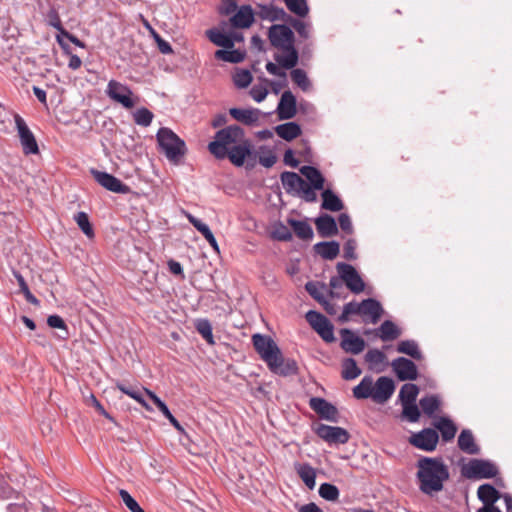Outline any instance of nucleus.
<instances>
[{
	"mask_svg": "<svg viewBox=\"0 0 512 512\" xmlns=\"http://www.w3.org/2000/svg\"><path fill=\"white\" fill-rule=\"evenodd\" d=\"M362 373L361 369L357 366L355 359L345 358L342 361L341 376L344 380H354Z\"/></svg>",
	"mask_w": 512,
	"mask_h": 512,
	"instance_id": "obj_40",
	"label": "nucleus"
},
{
	"mask_svg": "<svg viewBox=\"0 0 512 512\" xmlns=\"http://www.w3.org/2000/svg\"><path fill=\"white\" fill-rule=\"evenodd\" d=\"M458 446L463 452L474 455L480 452L479 447L476 445L472 432L468 429L462 430L458 437Z\"/></svg>",
	"mask_w": 512,
	"mask_h": 512,
	"instance_id": "obj_30",
	"label": "nucleus"
},
{
	"mask_svg": "<svg viewBox=\"0 0 512 512\" xmlns=\"http://www.w3.org/2000/svg\"><path fill=\"white\" fill-rule=\"evenodd\" d=\"M8 512H56L53 508L38 503L33 505L28 502L24 497H18L16 502L10 503L7 506Z\"/></svg>",
	"mask_w": 512,
	"mask_h": 512,
	"instance_id": "obj_19",
	"label": "nucleus"
},
{
	"mask_svg": "<svg viewBox=\"0 0 512 512\" xmlns=\"http://www.w3.org/2000/svg\"><path fill=\"white\" fill-rule=\"evenodd\" d=\"M292 81L302 90L308 91L311 88V82L307 76V73L300 68L293 69L290 73Z\"/></svg>",
	"mask_w": 512,
	"mask_h": 512,
	"instance_id": "obj_49",
	"label": "nucleus"
},
{
	"mask_svg": "<svg viewBox=\"0 0 512 512\" xmlns=\"http://www.w3.org/2000/svg\"><path fill=\"white\" fill-rule=\"evenodd\" d=\"M277 161L276 155L270 149H261V153L259 155V163L266 167H272Z\"/></svg>",
	"mask_w": 512,
	"mask_h": 512,
	"instance_id": "obj_59",
	"label": "nucleus"
},
{
	"mask_svg": "<svg viewBox=\"0 0 512 512\" xmlns=\"http://www.w3.org/2000/svg\"><path fill=\"white\" fill-rule=\"evenodd\" d=\"M395 390L394 381L386 376L379 377L373 383L372 400L376 403L383 404L387 402L393 395Z\"/></svg>",
	"mask_w": 512,
	"mask_h": 512,
	"instance_id": "obj_14",
	"label": "nucleus"
},
{
	"mask_svg": "<svg viewBox=\"0 0 512 512\" xmlns=\"http://www.w3.org/2000/svg\"><path fill=\"white\" fill-rule=\"evenodd\" d=\"M397 351L402 354H406L413 359H422V353L419 350L418 344L414 340H402L397 345Z\"/></svg>",
	"mask_w": 512,
	"mask_h": 512,
	"instance_id": "obj_43",
	"label": "nucleus"
},
{
	"mask_svg": "<svg viewBox=\"0 0 512 512\" xmlns=\"http://www.w3.org/2000/svg\"><path fill=\"white\" fill-rule=\"evenodd\" d=\"M270 236L274 240L283 242H289L293 239L292 232L288 226L281 221H277L272 225Z\"/></svg>",
	"mask_w": 512,
	"mask_h": 512,
	"instance_id": "obj_41",
	"label": "nucleus"
},
{
	"mask_svg": "<svg viewBox=\"0 0 512 512\" xmlns=\"http://www.w3.org/2000/svg\"><path fill=\"white\" fill-rule=\"evenodd\" d=\"M195 329L207 341L208 344L213 345L215 343L212 333V325L208 319H197L195 321Z\"/></svg>",
	"mask_w": 512,
	"mask_h": 512,
	"instance_id": "obj_46",
	"label": "nucleus"
},
{
	"mask_svg": "<svg viewBox=\"0 0 512 512\" xmlns=\"http://www.w3.org/2000/svg\"><path fill=\"white\" fill-rule=\"evenodd\" d=\"M365 361L369 368L374 370L383 365L386 361V355L379 349H369L365 354Z\"/></svg>",
	"mask_w": 512,
	"mask_h": 512,
	"instance_id": "obj_48",
	"label": "nucleus"
},
{
	"mask_svg": "<svg viewBox=\"0 0 512 512\" xmlns=\"http://www.w3.org/2000/svg\"><path fill=\"white\" fill-rule=\"evenodd\" d=\"M498 474L496 465L483 459H472L464 468V475L470 479H490Z\"/></svg>",
	"mask_w": 512,
	"mask_h": 512,
	"instance_id": "obj_6",
	"label": "nucleus"
},
{
	"mask_svg": "<svg viewBox=\"0 0 512 512\" xmlns=\"http://www.w3.org/2000/svg\"><path fill=\"white\" fill-rule=\"evenodd\" d=\"M94 179L105 189L119 194H127L130 192L129 186L124 184L121 180L107 172L99 171L96 169L91 170Z\"/></svg>",
	"mask_w": 512,
	"mask_h": 512,
	"instance_id": "obj_13",
	"label": "nucleus"
},
{
	"mask_svg": "<svg viewBox=\"0 0 512 512\" xmlns=\"http://www.w3.org/2000/svg\"><path fill=\"white\" fill-rule=\"evenodd\" d=\"M14 276L18 282L20 291L23 293L25 299L33 305H38L39 300L31 293L24 277L17 271H14Z\"/></svg>",
	"mask_w": 512,
	"mask_h": 512,
	"instance_id": "obj_54",
	"label": "nucleus"
},
{
	"mask_svg": "<svg viewBox=\"0 0 512 512\" xmlns=\"http://www.w3.org/2000/svg\"><path fill=\"white\" fill-rule=\"evenodd\" d=\"M119 495L122 499V501L124 502V504L126 505V507L131 511V512H145L141 507L140 505L138 504V502L129 494L128 491L124 490V489H121L119 491Z\"/></svg>",
	"mask_w": 512,
	"mask_h": 512,
	"instance_id": "obj_56",
	"label": "nucleus"
},
{
	"mask_svg": "<svg viewBox=\"0 0 512 512\" xmlns=\"http://www.w3.org/2000/svg\"><path fill=\"white\" fill-rule=\"evenodd\" d=\"M294 469L304 484L310 489L316 485V470L308 463H294Z\"/></svg>",
	"mask_w": 512,
	"mask_h": 512,
	"instance_id": "obj_25",
	"label": "nucleus"
},
{
	"mask_svg": "<svg viewBox=\"0 0 512 512\" xmlns=\"http://www.w3.org/2000/svg\"><path fill=\"white\" fill-rule=\"evenodd\" d=\"M117 388L124 394L128 395L132 399L136 400L139 404H141L146 410L152 411L151 406L144 399L143 391L139 388L132 387L129 385H125L122 383L117 384Z\"/></svg>",
	"mask_w": 512,
	"mask_h": 512,
	"instance_id": "obj_39",
	"label": "nucleus"
},
{
	"mask_svg": "<svg viewBox=\"0 0 512 512\" xmlns=\"http://www.w3.org/2000/svg\"><path fill=\"white\" fill-rule=\"evenodd\" d=\"M321 207L325 210L337 212L343 209V203L336 194L327 189L322 192Z\"/></svg>",
	"mask_w": 512,
	"mask_h": 512,
	"instance_id": "obj_38",
	"label": "nucleus"
},
{
	"mask_svg": "<svg viewBox=\"0 0 512 512\" xmlns=\"http://www.w3.org/2000/svg\"><path fill=\"white\" fill-rule=\"evenodd\" d=\"M252 343L255 351L272 373L284 377L297 373L296 361L284 358L277 343L270 336L256 333L252 336Z\"/></svg>",
	"mask_w": 512,
	"mask_h": 512,
	"instance_id": "obj_3",
	"label": "nucleus"
},
{
	"mask_svg": "<svg viewBox=\"0 0 512 512\" xmlns=\"http://www.w3.org/2000/svg\"><path fill=\"white\" fill-rule=\"evenodd\" d=\"M403 415L412 423L417 422L420 418V411L415 403L404 404Z\"/></svg>",
	"mask_w": 512,
	"mask_h": 512,
	"instance_id": "obj_60",
	"label": "nucleus"
},
{
	"mask_svg": "<svg viewBox=\"0 0 512 512\" xmlns=\"http://www.w3.org/2000/svg\"><path fill=\"white\" fill-rule=\"evenodd\" d=\"M326 289V285L320 282L309 281L305 284V290L309 293V295L314 298L317 302L322 304L327 311V306L329 305L328 301L324 297V290Z\"/></svg>",
	"mask_w": 512,
	"mask_h": 512,
	"instance_id": "obj_36",
	"label": "nucleus"
},
{
	"mask_svg": "<svg viewBox=\"0 0 512 512\" xmlns=\"http://www.w3.org/2000/svg\"><path fill=\"white\" fill-rule=\"evenodd\" d=\"M373 395V378L365 376L360 383L353 388V396L356 399H372Z\"/></svg>",
	"mask_w": 512,
	"mask_h": 512,
	"instance_id": "obj_37",
	"label": "nucleus"
},
{
	"mask_svg": "<svg viewBox=\"0 0 512 512\" xmlns=\"http://www.w3.org/2000/svg\"><path fill=\"white\" fill-rule=\"evenodd\" d=\"M74 220L76 221L78 227L81 231L88 237L92 238L94 236V232L92 226L90 224L88 215L85 212H78L74 216Z\"/></svg>",
	"mask_w": 512,
	"mask_h": 512,
	"instance_id": "obj_52",
	"label": "nucleus"
},
{
	"mask_svg": "<svg viewBox=\"0 0 512 512\" xmlns=\"http://www.w3.org/2000/svg\"><path fill=\"white\" fill-rule=\"evenodd\" d=\"M47 324L51 327V328H58V329H61L63 331H65V336H63L62 338H66L67 335H68V330H67V325L65 324L64 320L58 316V315H50L48 318H47Z\"/></svg>",
	"mask_w": 512,
	"mask_h": 512,
	"instance_id": "obj_63",
	"label": "nucleus"
},
{
	"mask_svg": "<svg viewBox=\"0 0 512 512\" xmlns=\"http://www.w3.org/2000/svg\"><path fill=\"white\" fill-rule=\"evenodd\" d=\"M340 335V346L346 353L357 355L365 349V341L361 337L355 335L352 330L347 328L341 329Z\"/></svg>",
	"mask_w": 512,
	"mask_h": 512,
	"instance_id": "obj_15",
	"label": "nucleus"
},
{
	"mask_svg": "<svg viewBox=\"0 0 512 512\" xmlns=\"http://www.w3.org/2000/svg\"><path fill=\"white\" fill-rule=\"evenodd\" d=\"M153 117V113L145 107L139 108L133 113L134 122L142 127H148L152 123Z\"/></svg>",
	"mask_w": 512,
	"mask_h": 512,
	"instance_id": "obj_51",
	"label": "nucleus"
},
{
	"mask_svg": "<svg viewBox=\"0 0 512 512\" xmlns=\"http://www.w3.org/2000/svg\"><path fill=\"white\" fill-rule=\"evenodd\" d=\"M235 28H248L254 21V13L249 5L240 7L237 13L230 19Z\"/></svg>",
	"mask_w": 512,
	"mask_h": 512,
	"instance_id": "obj_24",
	"label": "nucleus"
},
{
	"mask_svg": "<svg viewBox=\"0 0 512 512\" xmlns=\"http://www.w3.org/2000/svg\"><path fill=\"white\" fill-rule=\"evenodd\" d=\"M477 495L484 505L495 504L502 497V494L491 484L479 486Z\"/></svg>",
	"mask_w": 512,
	"mask_h": 512,
	"instance_id": "obj_31",
	"label": "nucleus"
},
{
	"mask_svg": "<svg viewBox=\"0 0 512 512\" xmlns=\"http://www.w3.org/2000/svg\"><path fill=\"white\" fill-rule=\"evenodd\" d=\"M14 120L24 154L30 155L39 153L36 138L27 126L25 120L19 115H15Z\"/></svg>",
	"mask_w": 512,
	"mask_h": 512,
	"instance_id": "obj_10",
	"label": "nucleus"
},
{
	"mask_svg": "<svg viewBox=\"0 0 512 512\" xmlns=\"http://www.w3.org/2000/svg\"><path fill=\"white\" fill-rule=\"evenodd\" d=\"M206 36L217 46L224 47L225 49H232L234 47V39L232 36L224 34L215 28L207 30Z\"/></svg>",
	"mask_w": 512,
	"mask_h": 512,
	"instance_id": "obj_35",
	"label": "nucleus"
},
{
	"mask_svg": "<svg viewBox=\"0 0 512 512\" xmlns=\"http://www.w3.org/2000/svg\"><path fill=\"white\" fill-rule=\"evenodd\" d=\"M291 26L296 30L300 37L308 39L310 37L311 25L304 21L293 19Z\"/></svg>",
	"mask_w": 512,
	"mask_h": 512,
	"instance_id": "obj_57",
	"label": "nucleus"
},
{
	"mask_svg": "<svg viewBox=\"0 0 512 512\" xmlns=\"http://www.w3.org/2000/svg\"><path fill=\"white\" fill-rule=\"evenodd\" d=\"M309 404L312 410L315 411L320 416V418L331 422L338 421L337 408L325 399L313 397L310 399Z\"/></svg>",
	"mask_w": 512,
	"mask_h": 512,
	"instance_id": "obj_18",
	"label": "nucleus"
},
{
	"mask_svg": "<svg viewBox=\"0 0 512 512\" xmlns=\"http://www.w3.org/2000/svg\"><path fill=\"white\" fill-rule=\"evenodd\" d=\"M229 114L239 122L252 125L259 120L260 111L258 109L231 108Z\"/></svg>",
	"mask_w": 512,
	"mask_h": 512,
	"instance_id": "obj_26",
	"label": "nucleus"
},
{
	"mask_svg": "<svg viewBox=\"0 0 512 512\" xmlns=\"http://www.w3.org/2000/svg\"><path fill=\"white\" fill-rule=\"evenodd\" d=\"M296 98L290 90L284 91L277 106V114L280 120L293 118L297 113Z\"/></svg>",
	"mask_w": 512,
	"mask_h": 512,
	"instance_id": "obj_17",
	"label": "nucleus"
},
{
	"mask_svg": "<svg viewBox=\"0 0 512 512\" xmlns=\"http://www.w3.org/2000/svg\"><path fill=\"white\" fill-rule=\"evenodd\" d=\"M416 467V481L421 493L433 497L444 489L450 473L442 458L423 456L418 459Z\"/></svg>",
	"mask_w": 512,
	"mask_h": 512,
	"instance_id": "obj_2",
	"label": "nucleus"
},
{
	"mask_svg": "<svg viewBox=\"0 0 512 512\" xmlns=\"http://www.w3.org/2000/svg\"><path fill=\"white\" fill-rule=\"evenodd\" d=\"M393 370L399 380H415L418 376L415 363L405 357H398L391 363Z\"/></svg>",
	"mask_w": 512,
	"mask_h": 512,
	"instance_id": "obj_16",
	"label": "nucleus"
},
{
	"mask_svg": "<svg viewBox=\"0 0 512 512\" xmlns=\"http://www.w3.org/2000/svg\"><path fill=\"white\" fill-rule=\"evenodd\" d=\"M252 74L249 70L240 69L237 70L233 76V81L236 87L238 88H246L252 82Z\"/></svg>",
	"mask_w": 512,
	"mask_h": 512,
	"instance_id": "obj_55",
	"label": "nucleus"
},
{
	"mask_svg": "<svg viewBox=\"0 0 512 512\" xmlns=\"http://www.w3.org/2000/svg\"><path fill=\"white\" fill-rule=\"evenodd\" d=\"M268 38L271 45L281 51L274 54L276 63L286 70L294 68L298 64L299 54L294 46L295 36L292 29L284 24L272 25Z\"/></svg>",
	"mask_w": 512,
	"mask_h": 512,
	"instance_id": "obj_4",
	"label": "nucleus"
},
{
	"mask_svg": "<svg viewBox=\"0 0 512 512\" xmlns=\"http://www.w3.org/2000/svg\"><path fill=\"white\" fill-rule=\"evenodd\" d=\"M215 57L229 63H240L244 60L245 54L240 50L221 49L215 52Z\"/></svg>",
	"mask_w": 512,
	"mask_h": 512,
	"instance_id": "obj_47",
	"label": "nucleus"
},
{
	"mask_svg": "<svg viewBox=\"0 0 512 512\" xmlns=\"http://www.w3.org/2000/svg\"><path fill=\"white\" fill-rule=\"evenodd\" d=\"M47 22L50 26L55 28L61 34L65 32V29L62 26L58 11L55 8H51L47 13Z\"/></svg>",
	"mask_w": 512,
	"mask_h": 512,
	"instance_id": "obj_61",
	"label": "nucleus"
},
{
	"mask_svg": "<svg viewBox=\"0 0 512 512\" xmlns=\"http://www.w3.org/2000/svg\"><path fill=\"white\" fill-rule=\"evenodd\" d=\"M315 225L318 234L323 237H331L338 233V227L335 219L329 214H322L315 219Z\"/></svg>",
	"mask_w": 512,
	"mask_h": 512,
	"instance_id": "obj_20",
	"label": "nucleus"
},
{
	"mask_svg": "<svg viewBox=\"0 0 512 512\" xmlns=\"http://www.w3.org/2000/svg\"><path fill=\"white\" fill-rule=\"evenodd\" d=\"M336 268L347 288L351 292L358 294L364 290L365 284L357 270L352 265L341 262L337 264Z\"/></svg>",
	"mask_w": 512,
	"mask_h": 512,
	"instance_id": "obj_12",
	"label": "nucleus"
},
{
	"mask_svg": "<svg viewBox=\"0 0 512 512\" xmlns=\"http://www.w3.org/2000/svg\"><path fill=\"white\" fill-rule=\"evenodd\" d=\"M156 139L160 151L164 153L170 162L178 164L186 154L187 148L185 142L170 128H160L156 134Z\"/></svg>",
	"mask_w": 512,
	"mask_h": 512,
	"instance_id": "obj_5",
	"label": "nucleus"
},
{
	"mask_svg": "<svg viewBox=\"0 0 512 512\" xmlns=\"http://www.w3.org/2000/svg\"><path fill=\"white\" fill-rule=\"evenodd\" d=\"M275 132L280 138L286 141H292L301 134L302 130L298 123L287 122L284 124L277 125L275 127Z\"/></svg>",
	"mask_w": 512,
	"mask_h": 512,
	"instance_id": "obj_32",
	"label": "nucleus"
},
{
	"mask_svg": "<svg viewBox=\"0 0 512 512\" xmlns=\"http://www.w3.org/2000/svg\"><path fill=\"white\" fill-rule=\"evenodd\" d=\"M284 2L288 10L299 17H305L309 13L306 0H284Z\"/></svg>",
	"mask_w": 512,
	"mask_h": 512,
	"instance_id": "obj_50",
	"label": "nucleus"
},
{
	"mask_svg": "<svg viewBox=\"0 0 512 512\" xmlns=\"http://www.w3.org/2000/svg\"><path fill=\"white\" fill-rule=\"evenodd\" d=\"M302 175L310 182V185L316 190H322L325 179L321 172L313 166H303L300 168Z\"/></svg>",
	"mask_w": 512,
	"mask_h": 512,
	"instance_id": "obj_34",
	"label": "nucleus"
},
{
	"mask_svg": "<svg viewBox=\"0 0 512 512\" xmlns=\"http://www.w3.org/2000/svg\"><path fill=\"white\" fill-rule=\"evenodd\" d=\"M401 335L400 329L390 320H385L378 329H375V336L382 341H392Z\"/></svg>",
	"mask_w": 512,
	"mask_h": 512,
	"instance_id": "obj_29",
	"label": "nucleus"
},
{
	"mask_svg": "<svg viewBox=\"0 0 512 512\" xmlns=\"http://www.w3.org/2000/svg\"><path fill=\"white\" fill-rule=\"evenodd\" d=\"M105 93L111 100L120 103L126 109H131L135 106L133 91L121 82L113 79L110 80L107 84Z\"/></svg>",
	"mask_w": 512,
	"mask_h": 512,
	"instance_id": "obj_7",
	"label": "nucleus"
},
{
	"mask_svg": "<svg viewBox=\"0 0 512 512\" xmlns=\"http://www.w3.org/2000/svg\"><path fill=\"white\" fill-rule=\"evenodd\" d=\"M315 252L325 260L335 259L340 252V245L336 241H323L314 245Z\"/></svg>",
	"mask_w": 512,
	"mask_h": 512,
	"instance_id": "obj_27",
	"label": "nucleus"
},
{
	"mask_svg": "<svg viewBox=\"0 0 512 512\" xmlns=\"http://www.w3.org/2000/svg\"><path fill=\"white\" fill-rule=\"evenodd\" d=\"M267 72L273 76H277L283 79V85H286V72L278 63L268 62L265 66Z\"/></svg>",
	"mask_w": 512,
	"mask_h": 512,
	"instance_id": "obj_62",
	"label": "nucleus"
},
{
	"mask_svg": "<svg viewBox=\"0 0 512 512\" xmlns=\"http://www.w3.org/2000/svg\"><path fill=\"white\" fill-rule=\"evenodd\" d=\"M318 493L320 497L327 501H336L339 498V489L330 483H322L319 487Z\"/></svg>",
	"mask_w": 512,
	"mask_h": 512,
	"instance_id": "obj_53",
	"label": "nucleus"
},
{
	"mask_svg": "<svg viewBox=\"0 0 512 512\" xmlns=\"http://www.w3.org/2000/svg\"><path fill=\"white\" fill-rule=\"evenodd\" d=\"M438 441L439 435L437 431L432 428H425L419 432L413 433L409 439V442L414 447L426 452L434 451Z\"/></svg>",
	"mask_w": 512,
	"mask_h": 512,
	"instance_id": "obj_11",
	"label": "nucleus"
},
{
	"mask_svg": "<svg viewBox=\"0 0 512 512\" xmlns=\"http://www.w3.org/2000/svg\"><path fill=\"white\" fill-rule=\"evenodd\" d=\"M287 224L293 229L295 235L300 240L309 242L313 239L314 232L307 221L288 218Z\"/></svg>",
	"mask_w": 512,
	"mask_h": 512,
	"instance_id": "obj_22",
	"label": "nucleus"
},
{
	"mask_svg": "<svg viewBox=\"0 0 512 512\" xmlns=\"http://www.w3.org/2000/svg\"><path fill=\"white\" fill-rule=\"evenodd\" d=\"M287 16L288 15L285 10L280 7L269 5L261 6L260 8V17L262 19H267L270 21L285 20Z\"/></svg>",
	"mask_w": 512,
	"mask_h": 512,
	"instance_id": "obj_45",
	"label": "nucleus"
},
{
	"mask_svg": "<svg viewBox=\"0 0 512 512\" xmlns=\"http://www.w3.org/2000/svg\"><path fill=\"white\" fill-rule=\"evenodd\" d=\"M305 318L325 342L331 343L335 340L333 325L323 314L310 310L306 313Z\"/></svg>",
	"mask_w": 512,
	"mask_h": 512,
	"instance_id": "obj_8",
	"label": "nucleus"
},
{
	"mask_svg": "<svg viewBox=\"0 0 512 512\" xmlns=\"http://www.w3.org/2000/svg\"><path fill=\"white\" fill-rule=\"evenodd\" d=\"M383 313V308L379 301L368 298L361 302V315L369 316L370 322L376 324Z\"/></svg>",
	"mask_w": 512,
	"mask_h": 512,
	"instance_id": "obj_23",
	"label": "nucleus"
},
{
	"mask_svg": "<svg viewBox=\"0 0 512 512\" xmlns=\"http://www.w3.org/2000/svg\"><path fill=\"white\" fill-rule=\"evenodd\" d=\"M208 150L216 159L228 158L233 165L241 167L251 154V143L240 126L229 125L215 133Z\"/></svg>",
	"mask_w": 512,
	"mask_h": 512,
	"instance_id": "obj_1",
	"label": "nucleus"
},
{
	"mask_svg": "<svg viewBox=\"0 0 512 512\" xmlns=\"http://www.w3.org/2000/svg\"><path fill=\"white\" fill-rule=\"evenodd\" d=\"M434 426L440 431L443 441L448 442L454 439L457 432V427L449 418L440 417L434 423Z\"/></svg>",
	"mask_w": 512,
	"mask_h": 512,
	"instance_id": "obj_33",
	"label": "nucleus"
},
{
	"mask_svg": "<svg viewBox=\"0 0 512 512\" xmlns=\"http://www.w3.org/2000/svg\"><path fill=\"white\" fill-rule=\"evenodd\" d=\"M356 241L354 239H349L345 242L343 247V256L348 260H353L356 258Z\"/></svg>",
	"mask_w": 512,
	"mask_h": 512,
	"instance_id": "obj_64",
	"label": "nucleus"
},
{
	"mask_svg": "<svg viewBox=\"0 0 512 512\" xmlns=\"http://www.w3.org/2000/svg\"><path fill=\"white\" fill-rule=\"evenodd\" d=\"M143 391L153 401V403L157 406L165 418L171 414L168 406L154 392L146 388H144Z\"/></svg>",
	"mask_w": 512,
	"mask_h": 512,
	"instance_id": "obj_58",
	"label": "nucleus"
},
{
	"mask_svg": "<svg viewBox=\"0 0 512 512\" xmlns=\"http://www.w3.org/2000/svg\"><path fill=\"white\" fill-rule=\"evenodd\" d=\"M419 393V388L413 383L404 384L399 392V399L401 404L415 403Z\"/></svg>",
	"mask_w": 512,
	"mask_h": 512,
	"instance_id": "obj_44",
	"label": "nucleus"
},
{
	"mask_svg": "<svg viewBox=\"0 0 512 512\" xmlns=\"http://www.w3.org/2000/svg\"><path fill=\"white\" fill-rule=\"evenodd\" d=\"M315 434L327 442L329 445L345 444L349 441V432L339 426H329L326 424H318L314 428Z\"/></svg>",
	"mask_w": 512,
	"mask_h": 512,
	"instance_id": "obj_9",
	"label": "nucleus"
},
{
	"mask_svg": "<svg viewBox=\"0 0 512 512\" xmlns=\"http://www.w3.org/2000/svg\"><path fill=\"white\" fill-rule=\"evenodd\" d=\"M419 404L423 413L429 417H432L439 409L441 400L438 395H428L421 398Z\"/></svg>",
	"mask_w": 512,
	"mask_h": 512,
	"instance_id": "obj_42",
	"label": "nucleus"
},
{
	"mask_svg": "<svg viewBox=\"0 0 512 512\" xmlns=\"http://www.w3.org/2000/svg\"><path fill=\"white\" fill-rule=\"evenodd\" d=\"M186 218L188 221L194 226V228L201 233V235L206 239V241L210 244V246L217 252H219V246L216 241V238L214 237L212 231L210 230L209 226L205 223H203L201 220L196 218L190 213H185Z\"/></svg>",
	"mask_w": 512,
	"mask_h": 512,
	"instance_id": "obj_21",
	"label": "nucleus"
},
{
	"mask_svg": "<svg viewBox=\"0 0 512 512\" xmlns=\"http://www.w3.org/2000/svg\"><path fill=\"white\" fill-rule=\"evenodd\" d=\"M283 187L288 193L300 192L304 180L295 172L284 171L280 176Z\"/></svg>",
	"mask_w": 512,
	"mask_h": 512,
	"instance_id": "obj_28",
	"label": "nucleus"
}]
</instances>
